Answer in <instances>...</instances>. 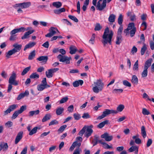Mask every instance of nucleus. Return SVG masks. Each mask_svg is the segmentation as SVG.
Wrapping results in <instances>:
<instances>
[{"label":"nucleus","instance_id":"obj_48","mask_svg":"<svg viewBox=\"0 0 154 154\" xmlns=\"http://www.w3.org/2000/svg\"><path fill=\"white\" fill-rule=\"evenodd\" d=\"M38 129L37 127H35L33 129L31 130L29 133V135H32L34 134L35 133Z\"/></svg>","mask_w":154,"mask_h":154},{"label":"nucleus","instance_id":"obj_20","mask_svg":"<svg viewBox=\"0 0 154 154\" xmlns=\"http://www.w3.org/2000/svg\"><path fill=\"white\" fill-rule=\"evenodd\" d=\"M40 111L38 109L36 110H34L30 111L29 112V117H32L34 115H36L39 114Z\"/></svg>","mask_w":154,"mask_h":154},{"label":"nucleus","instance_id":"obj_23","mask_svg":"<svg viewBox=\"0 0 154 154\" xmlns=\"http://www.w3.org/2000/svg\"><path fill=\"white\" fill-rule=\"evenodd\" d=\"M141 133L143 138H145L146 136V133L145 128L144 126H142L141 127Z\"/></svg>","mask_w":154,"mask_h":154},{"label":"nucleus","instance_id":"obj_19","mask_svg":"<svg viewBox=\"0 0 154 154\" xmlns=\"http://www.w3.org/2000/svg\"><path fill=\"white\" fill-rule=\"evenodd\" d=\"M152 60L151 58L149 59L146 60L145 62L144 68L148 69L149 67L151 66Z\"/></svg>","mask_w":154,"mask_h":154},{"label":"nucleus","instance_id":"obj_58","mask_svg":"<svg viewBox=\"0 0 154 154\" xmlns=\"http://www.w3.org/2000/svg\"><path fill=\"white\" fill-rule=\"evenodd\" d=\"M82 117L84 119H87L90 118L91 116L88 113H86L83 114Z\"/></svg>","mask_w":154,"mask_h":154},{"label":"nucleus","instance_id":"obj_57","mask_svg":"<svg viewBox=\"0 0 154 154\" xmlns=\"http://www.w3.org/2000/svg\"><path fill=\"white\" fill-rule=\"evenodd\" d=\"M59 123L58 121L55 119L51 121L49 124V126H51L53 125H57Z\"/></svg>","mask_w":154,"mask_h":154},{"label":"nucleus","instance_id":"obj_4","mask_svg":"<svg viewBox=\"0 0 154 154\" xmlns=\"http://www.w3.org/2000/svg\"><path fill=\"white\" fill-rule=\"evenodd\" d=\"M104 84L102 81L99 79L94 83V86L92 88L93 91L96 94L102 91L104 88Z\"/></svg>","mask_w":154,"mask_h":154},{"label":"nucleus","instance_id":"obj_14","mask_svg":"<svg viewBox=\"0 0 154 154\" xmlns=\"http://www.w3.org/2000/svg\"><path fill=\"white\" fill-rule=\"evenodd\" d=\"M34 32V30H31L25 32L24 35L22 37L21 39H24L28 38L29 37V35L33 33Z\"/></svg>","mask_w":154,"mask_h":154},{"label":"nucleus","instance_id":"obj_25","mask_svg":"<svg viewBox=\"0 0 154 154\" xmlns=\"http://www.w3.org/2000/svg\"><path fill=\"white\" fill-rule=\"evenodd\" d=\"M65 11V9L64 8L54 10V13L56 14H59L62 12H64Z\"/></svg>","mask_w":154,"mask_h":154},{"label":"nucleus","instance_id":"obj_45","mask_svg":"<svg viewBox=\"0 0 154 154\" xmlns=\"http://www.w3.org/2000/svg\"><path fill=\"white\" fill-rule=\"evenodd\" d=\"M39 77V75L36 73L35 72L32 73L30 76V78L31 79H37Z\"/></svg>","mask_w":154,"mask_h":154},{"label":"nucleus","instance_id":"obj_10","mask_svg":"<svg viewBox=\"0 0 154 154\" xmlns=\"http://www.w3.org/2000/svg\"><path fill=\"white\" fill-rule=\"evenodd\" d=\"M130 25L131 26V29L129 30V34L130 36L132 37L134 35L136 32V29L133 23H130Z\"/></svg>","mask_w":154,"mask_h":154},{"label":"nucleus","instance_id":"obj_22","mask_svg":"<svg viewBox=\"0 0 154 154\" xmlns=\"http://www.w3.org/2000/svg\"><path fill=\"white\" fill-rule=\"evenodd\" d=\"M109 121L106 120L101 122L97 125V127L99 128H101L103 127L105 125H107Z\"/></svg>","mask_w":154,"mask_h":154},{"label":"nucleus","instance_id":"obj_8","mask_svg":"<svg viewBox=\"0 0 154 154\" xmlns=\"http://www.w3.org/2000/svg\"><path fill=\"white\" fill-rule=\"evenodd\" d=\"M56 28L54 27H51L49 29V32L46 35V37L51 38L56 33Z\"/></svg>","mask_w":154,"mask_h":154},{"label":"nucleus","instance_id":"obj_52","mask_svg":"<svg viewBox=\"0 0 154 154\" xmlns=\"http://www.w3.org/2000/svg\"><path fill=\"white\" fill-rule=\"evenodd\" d=\"M137 147L135 146H133L131 147L128 149V151L130 152L134 151L136 149H137Z\"/></svg>","mask_w":154,"mask_h":154},{"label":"nucleus","instance_id":"obj_5","mask_svg":"<svg viewBox=\"0 0 154 154\" xmlns=\"http://www.w3.org/2000/svg\"><path fill=\"white\" fill-rule=\"evenodd\" d=\"M106 0H99L97 2V8L99 11H102L106 6ZM112 0H107V2L109 3Z\"/></svg>","mask_w":154,"mask_h":154},{"label":"nucleus","instance_id":"obj_24","mask_svg":"<svg viewBox=\"0 0 154 154\" xmlns=\"http://www.w3.org/2000/svg\"><path fill=\"white\" fill-rule=\"evenodd\" d=\"M138 81L137 76L135 75H133L131 79V82L134 84L137 85L138 83Z\"/></svg>","mask_w":154,"mask_h":154},{"label":"nucleus","instance_id":"obj_50","mask_svg":"<svg viewBox=\"0 0 154 154\" xmlns=\"http://www.w3.org/2000/svg\"><path fill=\"white\" fill-rule=\"evenodd\" d=\"M102 28V26H100L99 23H97L96 24L94 29V30L95 31H99Z\"/></svg>","mask_w":154,"mask_h":154},{"label":"nucleus","instance_id":"obj_16","mask_svg":"<svg viewBox=\"0 0 154 154\" xmlns=\"http://www.w3.org/2000/svg\"><path fill=\"white\" fill-rule=\"evenodd\" d=\"M83 83V81L82 80H79L76 81L72 83L73 86L75 87H77L80 85H82Z\"/></svg>","mask_w":154,"mask_h":154},{"label":"nucleus","instance_id":"obj_26","mask_svg":"<svg viewBox=\"0 0 154 154\" xmlns=\"http://www.w3.org/2000/svg\"><path fill=\"white\" fill-rule=\"evenodd\" d=\"M35 55V50H33L30 53L28 57V59L30 60H32L34 58Z\"/></svg>","mask_w":154,"mask_h":154},{"label":"nucleus","instance_id":"obj_47","mask_svg":"<svg viewBox=\"0 0 154 154\" xmlns=\"http://www.w3.org/2000/svg\"><path fill=\"white\" fill-rule=\"evenodd\" d=\"M133 70L134 71H138V62L137 60L134 64L133 67Z\"/></svg>","mask_w":154,"mask_h":154},{"label":"nucleus","instance_id":"obj_37","mask_svg":"<svg viewBox=\"0 0 154 154\" xmlns=\"http://www.w3.org/2000/svg\"><path fill=\"white\" fill-rule=\"evenodd\" d=\"M123 16L122 14H119L118 18V23L120 25H122V24L123 21Z\"/></svg>","mask_w":154,"mask_h":154},{"label":"nucleus","instance_id":"obj_27","mask_svg":"<svg viewBox=\"0 0 154 154\" xmlns=\"http://www.w3.org/2000/svg\"><path fill=\"white\" fill-rule=\"evenodd\" d=\"M35 44V43L32 42L29 43L26 45L24 48V50L25 51L26 49L31 48L34 46Z\"/></svg>","mask_w":154,"mask_h":154},{"label":"nucleus","instance_id":"obj_33","mask_svg":"<svg viewBox=\"0 0 154 154\" xmlns=\"http://www.w3.org/2000/svg\"><path fill=\"white\" fill-rule=\"evenodd\" d=\"M125 108L123 104H120L117 107L116 110L117 112V113L118 112H121Z\"/></svg>","mask_w":154,"mask_h":154},{"label":"nucleus","instance_id":"obj_38","mask_svg":"<svg viewBox=\"0 0 154 154\" xmlns=\"http://www.w3.org/2000/svg\"><path fill=\"white\" fill-rule=\"evenodd\" d=\"M30 68L31 67L30 66L27 67L25 68L21 73V75H25L30 70Z\"/></svg>","mask_w":154,"mask_h":154},{"label":"nucleus","instance_id":"obj_32","mask_svg":"<svg viewBox=\"0 0 154 154\" xmlns=\"http://www.w3.org/2000/svg\"><path fill=\"white\" fill-rule=\"evenodd\" d=\"M48 59L47 56H41L37 58V60L39 61H43L46 62Z\"/></svg>","mask_w":154,"mask_h":154},{"label":"nucleus","instance_id":"obj_30","mask_svg":"<svg viewBox=\"0 0 154 154\" xmlns=\"http://www.w3.org/2000/svg\"><path fill=\"white\" fill-rule=\"evenodd\" d=\"M116 16L114 14H111L109 15L108 18L109 21L110 23H113L115 21Z\"/></svg>","mask_w":154,"mask_h":154},{"label":"nucleus","instance_id":"obj_21","mask_svg":"<svg viewBox=\"0 0 154 154\" xmlns=\"http://www.w3.org/2000/svg\"><path fill=\"white\" fill-rule=\"evenodd\" d=\"M99 143H101L103 145V147L105 149H112V147L111 146H109L108 144L103 142L101 140H100L99 141Z\"/></svg>","mask_w":154,"mask_h":154},{"label":"nucleus","instance_id":"obj_2","mask_svg":"<svg viewBox=\"0 0 154 154\" xmlns=\"http://www.w3.org/2000/svg\"><path fill=\"white\" fill-rule=\"evenodd\" d=\"M16 73L14 72H13L8 80L9 84L8 85V89L7 90L8 92L9 93L11 92V91L13 88L12 85L15 86H17L18 85L19 82L18 81L16 80Z\"/></svg>","mask_w":154,"mask_h":154},{"label":"nucleus","instance_id":"obj_43","mask_svg":"<svg viewBox=\"0 0 154 154\" xmlns=\"http://www.w3.org/2000/svg\"><path fill=\"white\" fill-rule=\"evenodd\" d=\"M96 35L95 34L93 33L89 41V42L92 45L94 44Z\"/></svg>","mask_w":154,"mask_h":154},{"label":"nucleus","instance_id":"obj_49","mask_svg":"<svg viewBox=\"0 0 154 154\" xmlns=\"http://www.w3.org/2000/svg\"><path fill=\"white\" fill-rule=\"evenodd\" d=\"M122 36L121 35H117V40L116 42V43L117 45H119L121 42V39Z\"/></svg>","mask_w":154,"mask_h":154},{"label":"nucleus","instance_id":"obj_6","mask_svg":"<svg viewBox=\"0 0 154 154\" xmlns=\"http://www.w3.org/2000/svg\"><path fill=\"white\" fill-rule=\"evenodd\" d=\"M117 112L115 110L112 109H105L102 112L101 115L99 116L97 118V119L100 120L103 119L107 115L111 114H117Z\"/></svg>","mask_w":154,"mask_h":154},{"label":"nucleus","instance_id":"obj_13","mask_svg":"<svg viewBox=\"0 0 154 154\" xmlns=\"http://www.w3.org/2000/svg\"><path fill=\"white\" fill-rule=\"evenodd\" d=\"M29 94V91L28 90H26L24 93H21L19 94L17 98V100H20L25 96H28Z\"/></svg>","mask_w":154,"mask_h":154},{"label":"nucleus","instance_id":"obj_28","mask_svg":"<svg viewBox=\"0 0 154 154\" xmlns=\"http://www.w3.org/2000/svg\"><path fill=\"white\" fill-rule=\"evenodd\" d=\"M51 117V116L50 114H48L45 115L42 120V122H45L49 120Z\"/></svg>","mask_w":154,"mask_h":154},{"label":"nucleus","instance_id":"obj_11","mask_svg":"<svg viewBox=\"0 0 154 154\" xmlns=\"http://www.w3.org/2000/svg\"><path fill=\"white\" fill-rule=\"evenodd\" d=\"M23 131L19 132L17 134L15 140V143L17 144L22 139L23 137Z\"/></svg>","mask_w":154,"mask_h":154},{"label":"nucleus","instance_id":"obj_15","mask_svg":"<svg viewBox=\"0 0 154 154\" xmlns=\"http://www.w3.org/2000/svg\"><path fill=\"white\" fill-rule=\"evenodd\" d=\"M7 143L2 142L0 144V151L2 149L4 151L7 150L8 148Z\"/></svg>","mask_w":154,"mask_h":154},{"label":"nucleus","instance_id":"obj_60","mask_svg":"<svg viewBox=\"0 0 154 154\" xmlns=\"http://www.w3.org/2000/svg\"><path fill=\"white\" fill-rule=\"evenodd\" d=\"M86 128L85 127H84L82 129L79 131V135L80 136H82L83 134L85 132Z\"/></svg>","mask_w":154,"mask_h":154},{"label":"nucleus","instance_id":"obj_40","mask_svg":"<svg viewBox=\"0 0 154 154\" xmlns=\"http://www.w3.org/2000/svg\"><path fill=\"white\" fill-rule=\"evenodd\" d=\"M147 69L144 68L141 74L142 78H145L147 76L148 74Z\"/></svg>","mask_w":154,"mask_h":154},{"label":"nucleus","instance_id":"obj_53","mask_svg":"<svg viewBox=\"0 0 154 154\" xmlns=\"http://www.w3.org/2000/svg\"><path fill=\"white\" fill-rule=\"evenodd\" d=\"M42 84L43 85H44L48 87H50V86L49 85H47V82L46 81V79L45 78H44L43 79V80L42 82Z\"/></svg>","mask_w":154,"mask_h":154},{"label":"nucleus","instance_id":"obj_44","mask_svg":"<svg viewBox=\"0 0 154 154\" xmlns=\"http://www.w3.org/2000/svg\"><path fill=\"white\" fill-rule=\"evenodd\" d=\"M66 127L67 125H66L61 126L58 129V132L59 133H62Z\"/></svg>","mask_w":154,"mask_h":154},{"label":"nucleus","instance_id":"obj_7","mask_svg":"<svg viewBox=\"0 0 154 154\" xmlns=\"http://www.w3.org/2000/svg\"><path fill=\"white\" fill-rule=\"evenodd\" d=\"M17 106V105L15 104L10 106L4 112V116H5L7 115L8 113H10L11 111L16 109Z\"/></svg>","mask_w":154,"mask_h":154},{"label":"nucleus","instance_id":"obj_55","mask_svg":"<svg viewBox=\"0 0 154 154\" xmlns=\"http://www.w3.org/2000/svg\"><path fill=\"white\" fill-rule=\"evenodd\" d=\"M73 116L75 120H79L81 118L80 115L78 113H74Z\"/></svg>","mask_w":154,"mask_h":154},{"label":"nucleus","instance_id":"obj_41","mask_svg":"<svg viewBox=\"0 0 154 154\" xmlns=\"http://www.w3.org/2000/svg\"><path fill=\"white\" fill-rule=\"evenodd\" d=\"M45 74L46 77L48 78H51L53 76V74L50 69H48V71H46Z\"/></svg>","mask_w":154,"mask_h":154},{"label":"nucleus","instance_id":"obj_62","mask_svg":"<svg viewBox=\"0 0 154 154\" xmlns=\"http://www.w3.org/2000/svg\"><path fill=\"white\" fill-rule=\"evenodd\" d=\"M26 109V107L25 106H23L21 107L20 109L18 110V111L20 114L22 113Z\"/></svg>","mask_w":154,"mask_h":154},{"label":"nucleus","instance_id":"obj_29","mask_svg":"<svg viewBox=\"0 0 154 154\" xmlns=\"http://www.w3.org/2000/svg\"><path fill=\"white\" fill-rule=\"evenodd\" d=\"M48 87L43 85L41 84L38 85L37 86V89L39 91H42L45 88Z\"/></svg>","mask_w":154,"mask_h":154},{"label":"nucleus","instance_id":"obj_9","mask_svg":"<svg viewBox=\"0 0 154 154\" xmlns=\"http://www.w3.org/2000/svg\"><path fill=\"white\" fill-rule=\"evenodd\" d=\"M101 137L105 139L107 141H110L113 139V136L112 135H109L108 133H105L104 134L101 135Z\"/></svg>","mask_w":154,"mask_h":154},{"label":"nucleus","instance_id":"obj_1","mask_svg":"<svg viewBox=\"0 0 154 154\" xmlns=\"http://www.w3.org/2000/svg\"><path fill=\"white\" fill-rule=\"evenodd\" d=\"M113 35V32L112 31H109L108 27L105 29L103 36V40L102 41V42L104 45L107 43H109L110 45L111 44V39Z\"/></svg>","mask_w":154,"mask_h":154},{"label":"nucleus","instance_id":"obj_35","mask_svg":"<svg viewBox=\"0 0 154 154\" xmlns=\"http://www.w3.org/2000/svg\"><path fill=\"white\" fill-rule=\"evenodd\" d=\"M147 48L146 47V44L144 43H143V46L141 48V54L142 55H143L146 50Z\"/></svg>","mask_w":154,"mask_h":154},{"label":"nucleus","instance_id":"obj_3","mask_svg":"<svg viewBox=\"0 0 154 154\" xmlns=\"http://www.w3.org/2000/svg\"><path fill=\"white\" fill-rule=\"evenodd\" d=\"M60 52L62 54H60L57 56V58L59 60L60 62H65L66 64H69L70 63V60H71V57H68L64 55L66 53V51L63 49H60L59 50Z\"/></svg>","mask_w":154,"mask_h":154},{"label":"nucleus","instance_id":"obj_31","mask_svg":"<svg viewBox=\"0 0 154 154\" xmlns=\"http://www.w3.org/2000/svg\"><path fill=\"white\" fill-rule=\"evenodd\" d=\"M69 53L72 54H75L77 51V49L75 46H71L70 47Z\"/></svg>","mask_w":154,"mask_h":154},{"label":"nucleus","instance_id":"obj_64","mask_svg":"<svg viewBox=\"0 0 154 154\" xmlns=\"http://www.w3.org/2000/svg\"><path fill=\"white\" fill-rule=\"evenodd\" d=\"M68 98L67 97H65L62 98L60 101V103H63L66 102L68 100Z\"/></svg>","mask_w":154,"mask_h":154},{"label":"nucleus","instance_id":"obj_39","mask_svg":"<svg viewBox=\"0 0 154 154\" xmlns=\"http://www.w3.org/2000/svg\"><path fill=\"white\" fill-rule=\"evenodd\" d=\"M99 140H98V137L96 136H94V138L92 141V143L93 144V146H94L96 145L97 144L98 142H99Z\"/></svg>","mask_w":154,"mask_h":154},{"label":"nucleus","instance_id":"obj_63","mask_svg":"<svg viewBox=\"0 0 154 154\" xmlns=\"http://www.w3.org/2000/svg\"><path fill=\"white\" fill-rule=\"evenodd\" d=\"M77 11L79 14L80 13V2H79V1H78L77 2Z\"/></svg>","mask_w":154,"mask_h":154},{"label":"nucleus","instance_id":"obj_59","mask_svg":"<svg viewBox=\"0 0 154 154\" xmlns=\"http://www.w3.org/2000/svg\"><path fill=\"white\" fill-rule=\"evenodd\" d=\"M123 84L128 87H130L131 86V84L127 80H124L123 81Z\"/></svg>","mask_w":154,"mask_h":154},{"label":"nucleus","instance_id":"obj_42","mask_svg":"<svg viewBox=\"0 0 154 154\" xmlns=\"http://www.w3.org/2000/svg\"><path fill=\"white\" fill-rule=\"evenodd\" d=\"M16 53L15 51L13 49L9 51L7 53V55H6V57L8 58H9L10 57V56L12 55V54Z\"/></svg>","mask_w":154,"mask_h":154},{"label":"nucleus","instance_id":"obj_17","mask_svg":"<svg viewBox=\"0 0 154 154\" xmlns=\"http://www.w3.org/2000/svg\"><path fill=\"white\" fill-rule=\"evenodd\" d=\"M14 48L13 49L15 51V52L19 51L21 49L22 45H18L17 44H14L13 45Z\"/></svg>","mask_w":154,"mask_h":154},{"label":"nucleus","instance_id":"obj_36","mask_svg":"<svg viewBox=\"0 0 154 154\" xmlns=\"http://www.w3.org/2000/svg\"><path fill=\"white\" fill-rule=\"evenodd\" d=\"M64 110V109L63 108L60 107L58 108L56 111V113L57 115H59L61 114Z\"/></svg>","mask_w":154,"mask_h":154},{"label":"nucleus","instance_id":"obj_46","mask_svg":"<svg viewBox=\"0 0 154 154\" xmlns=\"http://www.w3.org/2000/svg\"><path fill=\"white\" fill-rule=\"evenodd\" d=\"M131 27L130 23L128 24L127 28L124 30V32L125 33L126 35L129 33V30L131 29Z\"/></svg>","mask_w":154,"mask_h":154},{"label":"nucleus","instance_id":"obj_12","mask_svg":"<svg viewBox=\"0 0 154 154\" xmlns=\"http://www.w3.org/2000/svg\"><path fill=\"white\" fill-rule=\"evenodd\" d=\"M31 5L30 2H26L16 4L17 6H20L22 8H28Z\"/></svg>","mask_w":154,"mask_h":154},{"label":"nucleus","instance_id":"obj_51","mask_svg":"<svg viewBox=\"0 0 154 154\" xmlns=\"http://www.w3.org/2000/svg\"><path fill=\"white\" fill-rule=\"evenodd\" d=\"M123 29L122 25H120L117 31V35H121Z\"/></svg>","mask_w":154,"mask_h":154},{"label":"nucleus","instance_id":"obj_34","mask_svg":"<svg viewBox=\"0 0 154 154\" xmlns=\"http://www.w3.org/2000/svg\"><path fill=\"white\" fill-rule=\"evenodd\" d=\"M53 5L57 8H59L62 6V3L59 2H54L52 4Z\"/></svg>","mask_w":154,"mask_h":154},{"label":"nucleus","instance_id":"obj_56","mask_svg":"<svg viewBox=\"0 0 154 154\" xmlns=\"http://www.w3.org/2000/svg\"><path fill=\"white\" fill-rule=\"evenodd\" d=\"M68 17L69 18L73 20L75 22H78V19L74 16L69 15L68 16Z\"/></svg>","mask_w":154,"mask_h":154},{"label":"nucleus","instance_id":"obj_54","mask_svg":"<svg viewBox=\"0 0 154 154\" xmlns=\"http://www.w3.org/2000/svg\"><path fill=\"white\" fill-rule=\"evenodd\" d=\"M20 114V113H19L18 110L15 111L12 116V119H15Z\"/></svg>","mask_w":154,"mask_h":154},{"label":"nucleus","instance_id":"obj_61","mask_svg":"<svg viewBox=\"0 0 154 154\" xmlns=\"http://www.w3.org/2000/svg\"><path fill=\"white\" fill-rule=\"evenodd\" d=\"M142 113L144 115H148L150 114V112L146 109L144 108L142 109Z\"/></svg>","mask_w":154,"mask_h":154},{"label":"nucleus","instance_id":"obj_18","mask_svg":"<svg viewBox=\"0 0 154 154\" xmlns=\"http://www.w3.org/2000/svg\"><path fill=\"white\" fill-rule=\"evenodd\" d=\"M93 130L92 129L87 128L86 129V131L85 134V136L88 138L91 135L93 132Z\"/></svg>","mask_w":154,"mask_h":154}]
</instances>
